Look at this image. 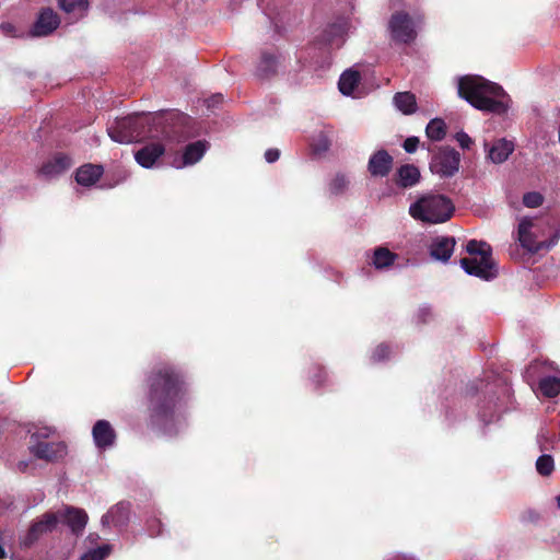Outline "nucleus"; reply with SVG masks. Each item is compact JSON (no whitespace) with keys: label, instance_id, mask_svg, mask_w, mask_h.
<instances>
[{"label":"nucleus","instance_id":"12","mask_svg":"<svg viewBox=\"0 0 560 560\" xmlns=\"http://www.w3.org/2000/svg\"><path fill=\"white\" fill-rule=\"evenodd\" d=\"M394 164L393 156L384 149L374 152L369 160L368 171L373 177H386Z\"/></svg>","mask_w":560,"mask_h":560},{"label":"nucleus","instance_id":"5","mask_svg":"<svg viewBox=\"0 0 560 560\" xmlns=\"http://www.w3.org/2000/svg\"><path fill=\"white\" fill-rule=\"evenodd\" d=\"M466 252L470 256H479V258L465 257L460 259V266L468 275L478 277L486 281L492 280L497 277L498 270L492 258V248L488 243L470 240L466 244Z\"/></svg>","mask_w":560,"mask_h":560},{"label":"nucleus","instance_id":"35","mask_svg":"<svg viewBox=\"0 0 560 560\" xmlns=\"http://www.w3.org/2000/svg\"><path fill=\"white\" fill-rule=\"evenodd\" d=\"M390 349L387 345H380L375 348L372 360L373 362H381L389 357Z\"/></svg>","mask_w":560,"mask_h":560},{"label":"nucleus","instance_id":"23","mask_svg":"<svg viewBox=\"0 0 560 560\" xmlns=\"http://www.w3.org/2000/svg\"><path fill=\"white\" fill-rule=\"evenodd\" d=\"M394 105L404 115H412L418 109L416 95L409 91L397 92L393 97Z\"/></svg>","mask_w":560,"mask_h":560},{"label":"nucleus","instance_id":"21","mask_svg":"<svg viewBox=\"0 0 560 560\" xmlns=\"http://www.w3.org/2000/svg\"><path fill=\"white\" fill-rule=\"evenodd\" d=\"M420 177V171L417 166L404 164L396 171L395 183L401 188H409L417 185Z\"/></svg>","mask_w":560,"mask_h":560},{"label":"nucleus","instance_id":"11","mask_svg":"<svg viewBox=\"0 0 560 560\" xmlns=\"http://www.w3.org/2000/svg\"><path fill=\"white\" fill-rule=\"evenodd\" d=\"M59 24L60 19L57 13L50 8H44L38 13L37 20L31 30V35L33 37L48 36L58 28Z\"/></svg>","mask_w":560,"mask_h":560},{"label":"nucleus","instance_id":"1","mask_svg":"<svg viewBox=\"0 0 560 560\" xmlns=\"http://www.w3.org/2000/svg\"><path fill=\"white\" fill-rule=\"evenodd\" d=\"M147 406L149 423L166 432L173 425L177 408L188 394L183 373L170 364H161L151 370L147 377Z\"/></svg>","mask_w":560,"mask_h":560},{"label":"nucleus","instance_id":"18","mask_svg":"<svg viewBox=\"0 0 560 560\" xmlns=\"http://www.w3.org/2000/svg\"><path fill=\"white\" fill-rule=\"evenodd\" d=\"M71 164L72 161L69 155L65 153H57L42 165L39 173L45 176L59 175L67 171Z\"/></svg>","mask_w":560,"mask_h":560},{"label":"nucleus","instance_id":"48","mask_svg":"<svg viewBox=\"0 0 560 560\" xmlns=\"http://www.w3.org/2000/svg\"><path fill=\"white\" fill-rule=\"evenodd\" d=\"M557 506L560 510V493L556 497Z\"/></svg>","mask_w":560,"mask_h":560},{"label":"nucleus","instance_id":"30","mask_svg":"<svg viewBox=\"0 0 560 560\" xmlns=\"http://www.w3.org/2000/svg\"><path fill=\"white\" fill-rule=\"evenodd\" d=\"M59 8L66 13L83 15L88 10V0H59Z\"/></svg>","mask_w":560,"mask_h":560},{"label":"nucleus","instance_id":"47","mask_svg":"<svg viewBox=\"0 0 560 560\" xmlns=\"http://www.w3.org/2000/svg\"><path fill=\"white\" fill-rule=\"evenodd\" d=\"M7 557V552L3 546L0 544V559H4Z\"/></svg>","mask_w":560,"mask_h":560},{"label":"nucleus","instance_id":"40","mask_svg":"<svg viewBox=\"0 0 560 560\" xmlns=\"http://www.w3.org/2000/svg\"><path fill=\"white\" fill-rule=\"evenodd\" d=\"M456 140L463 149H469L472 144L471 138L464 131L456 133Z\"/></svg>","mask_w":560,"mask_h":560},{"label":"nucleus","instance_id":"14","mask_svg":"<svg viewBox=\"0 0 560 560\" xmlns=\"http://www.w3.org/2000/svg\"><path fill=\"white\" fill-rule=\"evenodd\" d=\"M57 514L59 521L62 520L77 536L82 534L89 520L84 510L73 506H67L63 512H57Z\"/></svg>","mask_w":560,"mask_h":560},{"label":"nucleus","instance_id":"43","mask_svg":"<svg viewBox=\"0 0 560 560\" xmlns=\"http://www.w3.org/2000/svg\"><path fill=\"white\" fill-rule=\"evenodd\" d=\"M0 28L2 30V32L5 34V35H9V36H16L15 34V26L12 24V23H2L0 25Z\"/></svg>","mask_w":560,"mask_h":560},{"label":"nucleus","instance_id":"3","mask_svg":"<svg viewBox=\"0 0 560 560\" xmlns=\"http://www.w3.org/2000/svg\"><path fill=\"white\" fill-rule=\"evenodd\" d=\"M459 97L478 110L502 115L509 109L510 96L498 83L481 75H464L458 80Z\"/></svg>","mask_w":560,"mask_h":560},{"label":"nucleus","instance_id":"34","mask_svg":"<svg viewBox=\"0 0 560 560\" xmlns=\"http://www.w3.org/2000/svg\"><path fill=\"white\" fill-rule=\"evenodd\" d=\"M348 185V180L343 175H337L330 183V191L335 195L341 194Z\"/></svg>","mask_w":560,"mask_h":560},{"label":"nucleus","instance_id":"29","mask_svg":"<svg viewBox=\"0 0 560 560\" xmlns=\"http://www.w3.org/2000/svg\"><path fill=\"white\" fill-rule=\"evenodd\" d=\"M425 135L433 141H441L446 136V124L441 118H433L425 128Z\"/></svg>","mask_w":560,"mask_h":560},{"label":"nucleus","instance_id":"25","mask_svg":"<svg viewBox=\"0 0 560 560\" xmlns=\"http://www.w3.org/2000/svg\"><path fill=\"white\" fill-rule=\"evenodd\" d=\"M207 144L203 140L187 144L183 153V164L192 165L197 163L206 153Z\"/></svg>","mask_w":560,"mask_h":560},{"label":"nucleus","instance_id":"42","mask_svg":"<svg viewBox=\"0 0 560 560\" xmlns=\"http://www.w3.org/2000/svg\"><path fill=\"white\" fill-rule=\"evenodd\" d=\"M329 141L327 140L326 137H320V139L318 140V143L315 145V151L317 152H325L329 149Z\"/></svg>","mask_w":560,"mask_h":560},{"label":"nucleus","instance_id":"28","mask_svg":"<svg viewBox=\"0 0 560 560\" xmlns=\"http://www.w3.org/2000/svg\"><path fill=\"white\" fill-rule=\"evenodd\" d=\"M538 388L545 397H557L560 394V378L556 376L544 377L539 381Z\"/></svg>","mask_w":560,"mask_h":560},{"label":"nucleus","instance_id":"9","mask_svg":"<svg viewBox=\"0 0 560 560\" xmlns=\"http://www.w3.org/2000/svg\"><path fill=\"white\" fill-rule=\"evenodd\" d=\"M388 28L395 43L410 44L417 37L413 21L406 12H395L390 16Z\"/></svg>","mask_w":560,"mask_h":560},{"label":"nucleus","instance_id":"39","mask_svg":"<svg viewBox=\"0 0 560 560\" xmlns=\"http://www.w3.org/2000/svg\"><path fill=\"white\" fill-rule=\"evenodd\" d=\"M420 144V140L418 137H408L404 143L402 148L407 153H415Z\"/></svg>","mask_w":560,"mask_h":560},{"label":"nucleus","instance_id":"22","mask_svg":"<svg viewBox=\"0 0 560 560\" xmlns=\"http://www.w3.org/2000/svg\"><path fill=\"white\" fill-rule=\"evenodd\" d=\"M129 518V505L124 502H119L116 505L112 506L106 514L102 517V523L104 525H114L116 527H121L127 524Z\"/></svg>","mask_w":560,"mask_h":560},{"label":"nucleus","instance_id":"24","mask_svg":"<svg viewBox=\"0 0 560 560\" xmlns=\"http://www.w3.org/2000/svg\"><path fill=\"white\" fill-rule=\"evenodd\" d=\"M278 61L275 55L264 51L260 61L256 68V75L261 79H268L277 73Z\"/></svg>","mask_w":560,"mask_h":560},{"label":"nucleus","instance_id":"32","mask_svg":"<svg viewBox=\"0 0 560 560\" xmlns=\"http://www.w3.org/2000/svg\"><path fill=\"white\" fill-rule=\"evenodd\" d=\"M110 553V546L103 545L85 552L81 560H104Z\"/></svg>","mask_w":560,"mask_h":560},{"label":"nucleus","instance_id":"31","mask_svg":"<svg viewBox=\"0 0 560 560\" xmlns=\"http://www.w3.org/2000/svg\"><path fill=\"white\" fill-rule=\"evenodd\" d=\"M555 468L553 458L550 455H541L536 462V469L541 476H549Z\"/></svg>","mask_w":560,"mask_h":560},{"label":"nucleus","instance_id":"10","mask_svg":"<svg viewBox=\"0 0 560 560\" xmlns=\"http://www.w3.org/2000/svg\"><path fill=\"white\" fill-rule=\"evenodd\" d=\"M30 452L36 458L46 462H56L67 454V445L63 442L37 441L31 443Z\"/></svg>","mask_w":560,"mask_h":560},{"label":"nucleus","instance_id":"27","mask_svg":"<svg viewBox=\"0 0 560 560\" xmlns=\"http://www.w3.org/2000/svg\"><path fill=\"white\" fill-rule=\"evenodd\" d=\"M361 80V74L355 70H346L339 79L338 88L343 95H350L358 86Z\"/></svg>","mask_w":560,"mask_h":560},{"label":"nucleus","instance_id":"16","mask_svg":"<svg viewBox=\"0 0 560 560\" xmlns=\"http://www.w3.org/2000/svg\"><path fill=\"white\" fill-rule=\"evenodd\" d=\"M95 445L105 450L114 445L116 432L107 420H97L92 429Z\"/></svg>","mask_w":560,"mask_h":560},{"label":"nucleus","instance_id":"26","mask_svg":"<svg viewBox=\"0 0 560 560\" xmlns=\"http://www.w3.org/2000/svg\"><path fill=\"white\" fill-rule=\"evenodd\" d=\"M397 257V254L387 247L378 246L373 252L372 265L378 270L386 269L395 264Z\"/></svg>","mask_w":560,"mask_h":560},{"label":"nucleus","instance_id":"46","mask_svg":"<svg viewBox=\"0 0 560 560\" xmlns=\"http://www.w3.org/2000/svg\"><path fill=\"white\" fill-rule=\"evenodd\" d=\"M388 560H411V559H408L406 556L397 555Z\"/></svg>","mask_w":560,"mask_h":560},{"label":"nucleus","instance_id":"44","mask_svg":"<svg viewBox=\"0 0 560 560\" xmlns=\"http://www.w3.org/2000/svg\"><path fill=\"white\" fill-rule=\"evenodd\" d=\"M222 95L221 94H215L213 96H211L207 102H208V106H217L219 104L222 103Z\"/></svg>","mask_w":560,"mask_h":560},{"label":"nucleus","instance_id":"4","mask_svg":"<svg viewBox=\"0 0 560 560\" xmlns=\"http://www.w3.org/2000/svg\"><path fill=\"white\" fill-rule=\"evenodd\" d=\"M453 201L441 194H424L409 207V214L417 221L439 224L448 221L454 214Z\"/></svg>","mask_w":560,"mask_h":560},{"label":"nucleus","instance_id":"36","mask_svg":"<svg viewBox=\"0 0 560 560\" xmlns=\"http://www.w3.org/2000/svg\"><path fill=\"white\" fill-rule=\"evenodd\" d=\"M54 433H55V429H52L50 427L42 428L31 435V443L40 441V439H48Z\"/></svg>","mask_w":560,"mask_h":560},{"label":"nucleus","instance_id":"17","mask_svg":"<svg viewBox=\"0 0 560 560\" xmlns=\"http://www.w3.org/2000/svg\"><path fill=\"white\" fill-rule=\"evenodd\" d=\"M348 30V22L343 19L329 24L322 34V42L330 47L339 48L343 44V36Z\"/></svg>","mask_w":560,"mask_h":560},{"label":"nucleus","instance_id":"41","mask_svg":"<svg viewBox=\"0 0 560 560\" xmlns=\"http://www.w3.org/2000/svg\"><path fill=\"white\" fill-rule=\"evenodd\" d=\"M280 158V151L278 149H268L265 152V159L268 163H273Z\"/></svg>","mask_w":560,"mask_h":560},{"label":"nucleus","instance_id":"6","mask_svg":"<svg viewBox=\"0 0 560 560\" xmlns=\"http://www.w3.org/2000/svg\"><path fill=\"white\" fill-rule=\"evenodd\" d=\"M59 516L55 512H46L34 520L27 530L20 536L19 544L22 549H30L44 536L51 534L58 526Z\"/></svg>","mask_w":560,"mask_h":560},{"label":"nucleus","instance_id":"15","mask_svg":"<svg viewBox=\"0 0 560 560\" xmlns=\"http://www.w3.org/2000/svg\"><path fill=\"white\" fill-rule=\"evenodd\" d=\"M165 153V147L160 142H151L135 153V160L144 168H151Z\"/></svg>","mask_w":560,"mask_h":560},{"label":"nucleus","instance_id":"7","mask_svg":"<svg viewBox=\"0 0 560 560\" xmlns=\"http://www.w3.org/2000/svg\"><path fill=\"white\" fill-rule=\"evenodd\" d=\"M532 228H536L534 221L529 218H523L518 224V242L522 247L528 252L535 254L541 249H550L553 247L560 237L559 229L556 230L548 241H537L535 234L530 231Z\"/></svg>","mask_w":560,"mask_h":560},{"label":"nucleus","instance_id":"8","mask_svg":"<svg viewBox=\"0 0 560 560\" xmlns=\"http://www.w3.org/2000/svg\"><path fill=\"white\" fill-rule=\"evenodd\" d=\"M460 154L451 147H441L433 153L430 171L440 177H452L459 168Z\"/></svg>","mask_w":560,"mask_h":560},{"label":"nucleus","instance_id":"19","mask_svg":"<svg viewBox=\"0 0 560 560\" xmlns=\"http://www.w3.org/2000/svg\"><path fill=\"white\" fill-rule=\"evenodd\" d=\"M103 173L102 165L84 164L77 170L75 180L81 186L90 187L98 182Z\"/></svg>","mask_w":560,"mask_h":560},{"label":"nucleus","instance_id":"33","mask_svg":"<svg viewBox=\"0 0 560 560\" xmlns=\"http://www.w3.org/2000/svg\"><path fill=\"white\" fill-rule=\"evenodd\" d=\"M544 202V197L541 194L536 191L526 192L523 196V203L528 208H537L541 206Z\"/></svg>","mask_w":560,"mask_h":560},{"label":"nucleus","instance_id":"38","mask_svg":"<svg viewBox=\"0 0 560 560\" xmlns=\"http://www.w3.org/2000/svg\"><path fill=\"white\" fill-rule=\"evenodd\" d=\"M326 381V372L323 366H314L313 382L316 387H320Z\"/></svg>","mask_w":560,"mask_h":560},{"label":"nucleus","instance_id":"45","mask_svg":"<svg viewBox=\"0 0 560 560\" xmlns=\"http://www.w3.org/2000/svg\"><path fill=\"white\" fill-rule=\"evenodd\" d=\"M28 466H30L28 462L21 460V462L18 463V470L20 472H25L27 470Z\"/></svg>","mask_w":560,"mask_h":560},{"label":"nucleus","instance_id":"13","mask_svg":"<svg viewBox=\"0 0 560 560\" xmlns=\"http://www.w3.org/2000/svg\"><path fill=\"white\" fill-rule=\"evenodd\" d=\"M456 242L452 236H436L429 245V253L432 259L447 262L454 252Z\"/></svg>","mask_w":560,"mask_h":560},{"label":"nucleus","instance_id":"2","mask_svg":"<svg viewBox=\"0 0 560 560\" xmlns=\"http://www.w3.org/2000/svg\"><path fill=\"white\" fill-rule=\"evenodd\" d=\"M189 116L184 114H145L136 113L119 119L108 127V136L118 143H131L143 138H164L180 141L188 133L186 126Z\"/></svg>","mask_w":560,"mask_h":560},{"label":"nucleus","instance_id":"37","mask_svg":"<svg viewBox=\"0 0 560 560\" xmlns=\"http://www.w3.org/2000/svg\"><path fill=\"white\" fill-rule=\"evenodd\" d=\"M147 526H148V533L151 537H155L161 534L162 523L159 518H155V517L150 518L147 522Z\"/></svg>","mask_w":560,"mask_h":560},{"label":"nucleus","instance_id":"20","mask_svg":"<svg viewBox=\"0 0 560 560\" xmlns=\"http://www.w3.org/2000/svg\"><path fill=\"white\" fill-rule=\"evenodd\" d=\"M514 151V143L504 138L495 140L488 148V158L495 164L505 162Z\"/></svg>","mask_w":560,"mask_h":560}]
</instances>
